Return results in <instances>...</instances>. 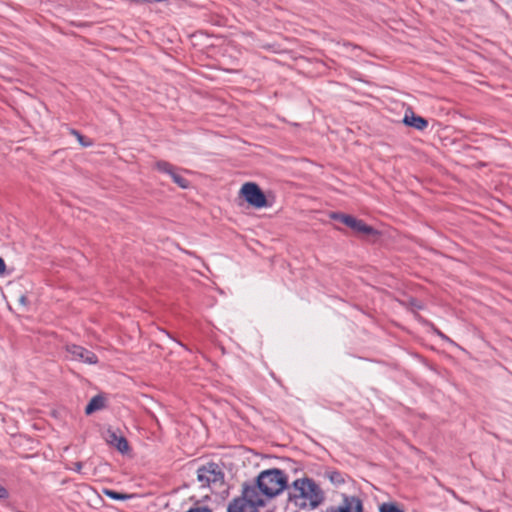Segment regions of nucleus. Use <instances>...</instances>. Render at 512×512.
<instances>
[{
    "label": "nucleus",
    "instance_id": "nucleus-1",
    "mask_svg": "<svg viewBox=\"0 0 512 512\" xmlns=\"http://www.w3.org/2000/svg\"><path fill=\"white\" fill-rule=\"evenodd\" d=\"M288 501L299 510L312 511L325 501V492L315 480L304 476L288 486Z\"/></svg>",
    "mask_w": 512,
    "mask_h": 512
},
{
    "label": "nucleus",
    "instance_id": "nucleus-2",
    "mask_svg": "<svg viewBox=\"0 0 512 512\" xmlns=\"http://www.w3.org/2000/svg\"><path fill=\"white\" fill-rule=\"evenodd\" d=\"M247 487H256L259 495H263L266 502L281 494L285 489L288 490V477L284 471L273 468L262 471L256 479L255 484L246 485Z\"/></svg>",
    "mask_w": 512,
    "mask_h": 512
},
{
    "label": "nucleus",
    "instance_id": "nucleus-3",
    "mask_svg": "<svg viewBox=\"0 0 512 512\" xmlns=\"http://www.w3.org/2000/svg\"><path fill=\"white\" fill-rule=\"evenodd\" d=\"M265 505L263 495H259L256 487L244 485L242 496L234 499L228 506V512H258Z\"/></svg>",
    "mask_w": 512,
    "mask_h": 512
},
{
    "label": "nucleus",
    "instance_id": "nucleus-4",
    "mask_svg": "<svg viewBox=\"0 0 512 512\" xmlns=\"http://www.w3.org/2000/svg\"><path fill=\"white\" fill-rule=\"evenodd\" d=\"M240 194L244 199L255 208L267 206V199L259 186L253 182H247L242 185Z\"/></svg>",
    "mask_w": 512,
    "mask_h": 512
},
{
    "label": "nucleus",
    "instance_id": "nucleus-5",
    "mask_svg": "<svg viewBox=\"0 0 512 512\" xmlns=\"http://www.w3.org/2000/svg\"><path fill=\"white\" fill-rule=\"evenodd\" d=\"M65 351L66 358L71 361H78L89 365L98 363V357L92 351L82 346L67 344L65 346Z\"/></svg>",
    "mask_w": 512,
    "mask_h": 512
},
{
    "label": "nucleus",
    "instance_id": "nucleus-6",
    "mask_svg": "<svg viewBox=\"0 0 512 512\" xmlns=\"http://www.w3.org/2000/svg\"><path fill=\"white\" fill-rule=\"evenodd\" d=\"M197 479L203 487L211 483L220 482L222 480V473L215 463H208L197 470Z\"/></svg>",
    "mask_w": 512,
    "mask_h": 512
},
{
    "label": "nucleus",
    "instance_id": "nucleus-7",
    "mask_svg": "<svg viewBox=\"0 0 512 512\" xmlns=\"http://www.w3.org/2000/svg\"><path fill=\"white\" fill-rule=\"evenodd\" d=\"M155 168L164 174L169 175L173 182L177 184L180 188L186 189L189 187L190 183L189 181L184 178L179 172L176 167H174L172 164L166 161H158L155 164Z\"/></svg>",
    "mask_w": 512,
    "mask_h": 512
},
{
    "label": "nucleus",
    "instance_id": "nucleus-8",
    "mask_svg": "<svg viewBox=\"0 0 512 512\" xmlns=\"http://www.w3.org/2000/svg\"><path fill=\"white\" fill-rule=\"evenodd\" d=\"M103 438L106 443L115 449H117L120 453L124 454L129 450V444L125 437L118 433L116 430L108 428L104 434Z\"/></svg>",
    "mask_w": 512,
    "mask_h": 512
},
{
    "label": "nucleus",
    "instance_id": "nucleus-9",
    "mask_svg": "<svg viewBox=\"0 0 512 512\" xmlns=\"http://www.w3.org/2000/svg\"><path fill=\"white\" fill-rule=\"evenodd\" d=\"M331 512H363V505L359 498L355 496H345L343 503Z\"/></svg>",
    "mask_w": 512,
    "mask_h": 512
},
{
    "label": "nucleus",
    "instance_id": "nucleus-10",
    "mask_svg": "<svg viewBox=\"0 0 512 512\" xmlns=\"http://www.w3.org/2000/svg\"><path fill=\"white\" fill-rule=\"evenodd\" d=\"M403 122L410 127L417 130H424L428 126V121L421 116L414 113L405 114Z\"/></svg>",
    "mask_w": 512,
    "mask_h": 512
},
{
    "label": "nucleus",
    "instance_id": "nucleus-11",
    "mask_svg": "<svg viewBox=\"0 0 512 512\" xmlns=\"http://www.w3.org/2000/svg\"><path fill=\"white\" fill-rule=\"evenodd\" d=\"M347 220V226L353 229L356 232L362 234H372L374 232L371 226L366 225L363 221L357 220L356 218L350 216Z\"/></svg>",
    "mask_w": 512,
    "mask_h": 512
},
{
    "label": "nucleus",
    "instance_id": "nucleus-12",
    "mask_svg": "<svg viewBox=\"0 0 512 512\" xmlns=\"http://www.w3.org/2000/svg\"><path fill=\"white\" fill-rule=\"evenodd\" d=\"M104 407V399L100 396L93 397L85 408L86 414H92L93 412L100 410Z\"/></svg>",
    "mask_w": 512,
    "mask_h": 512
},
{
    "label": "nucleus",
    "instance_id": "nucleus-13",
    "mask_svg": "<svg viewBox=\"0 0 512 512\" xmlns=\"http://www.w3.org/2000/svg\"><path fill=\"white\" fill-rule=\"evenodd\" d=\"M103 493L107 497H109V498H111L113 500H127V499L131 498V495H129V494L119 493L117 491L110 490V489H104Z\"/></svg>",
    "mask_w": 512,
    "mask_h": 512
},
{
    "label": "nucleus",
    "instance_id": "nucleus-14",
    "mask_svg": "<svg viewBox=\"0 0 512 512\" xmlns=\"http://www.w3.org/2000/svg\"><path fill=\"white\" fill-rule=\"evenodd\" d=\"M327 477L335 485H340V484L344 483V477L340 472H337V471L327 472Z\"/></svg>",
    "mask_w": 512,
    "mask_h": 512
},
{
    "label": "nucleus",
    "instance_id": "nucleus-15",
    "mask_svg": "<svg viewBox=\"0 0 512 512\" xmlns=\"http://www.w3.org/2000/svg\"><path fill=\"white\" fill-rule=\"evenodd\" d=\"M380 512H404L399 507H397L395 504L392 503H383L380 508Z\"/></svg>",
    "mask_w": 512,
    "mask_h": 512
},
{
    "label": "nucleus",
    "instance_id": "nucleus-16",
    "mask_svg": "<svg viewBox=\"0 0 512 512\" xmlns=\"http://www.w3.org/2000/svg\"><path fill=\"white\" fill-rule=\"evenodd\" d=\"M72 134L76 136V138L79 141V143L81 144V146L89 147L92 145V141L85 139V137L82 136L78 131L72 130Z\"/></svg>",
    "mask_w": 512,
    "mask_h": 512
},
{
    "label": "nucleus",
    "instance_id": "nucleus-17",
    "mask_svg": "<svg viewBox=\"0 0 512 512\" xmlns=\"http://www.w3.org/2000/svg\"><path fill=\"white\" fill-rule=\"evenodd\" d=\"M334 219L336 220H339L341 221L343 224L347 225V220L346 219H349L350 216L349 215H345V214H333L332 216Z\"/></svg>",
    "mask_w": 512,
    "mask_h": 512
},
{
    "label": "nucleus",
    "instance_id": "nucleus-18",
    "mask_svg": "<svg viewBox=\"0 0 512 512\" xmlns=\"http://www.w3.org/2000/svg\"><path fill=\"white\" fill-rule=\"evenodd\" d=\"M7 497H8L7 490L3 486H0V499H5Z\"/></svg>",
    "mask_w": 512,
    "mask_h": 512
},
{
    "label": "nucleus",
    "instance_id": "nucleus-19",
    "mask_svg": "<svg viewBox=\"0 0 512 512\" xmlns=\"http://www.w3.org/2000/svg\"><path fill=\"white\" fill-rule=\"evenodd\" d=\"M82 467H83V464L81 462H76V463H74V468L73 469L75 471H77V472H80Z\"/></svg>",
    "mask_w": 512,
    "mask_h": 512
},
{
    "label": "nucleus",
    "instance_id": "nucleus-20",
    "mask_svg": "<svg viewBox=\"0 0 512 512\" xmlns=\"http://www.w3.org/2000/svg\"><path fill=\"white\" fill-rule=\"evenodd\" d=\"M5 270L4 260L0 257V273Z\"/></svg>",
    "mask_w": 512,
    "mask_h": 512
},
{
    "label": "nucleus",
    "instance_id": "nucleus-21",
    "mask_svg": "<svg viewBox=\"0 0 512 512\" xmlns=\"http://www.w3.org/2000/svg\"><path fill=\"white\" fill-rule=\"evenodd\" d=\"M19 301H20L21 304L25 305L26 304V297L25 296H21Z\"/></svg>",
    "mask_w": 512,
    "mask_h": 512
}]
</instances>
